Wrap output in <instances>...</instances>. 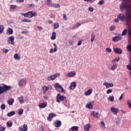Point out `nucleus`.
I'll list each match as a JSON object with an SVG mask.
<instances>
[{"mask_svg": "<svg viewBox=\"0 0 131 131\" xmlns=\"http://www.w3.org/2000/svg\"><path fill=\"white\" fill-rule=\"evenodd\" d=\"M105 51L107 53H111V52H112V50H111V49H110V48H107L105 49Z\"/></svg>", "mask_w": 131, "mask_h": 131, "instance_id": "nucleus-46", "label": "nucleus"}, {"mask_svg": "<svg viewBox=\"0 0 131 131\" xmlns=\"http://www.w3.org/2000/svg\"><path fill=\"white\" fill-rule=\"evenodd\" d=\"M73 44V41H72V40H70L69 43V46H72Z\"/></svg>", "mask_w": 131, "mask_h": 131, "instance_id": "nucleus-60", "label": "nucleus"}, {"mask_svg": "<svg viewBox=\"0 0 131 131\" xmlns=\"http://www.w3.org/2000/svg\"><path fill=\"white\" fill-rule=\"evenodd\" d=\"M94 104V101L91 102L90 103H88L86 105V107L89 109H93V104Z\"/></svg>", "mask_w": 131, "mask_h": 131, "instance_id": "nucleus-24", "label": "nucleus"}, {"mask_svg": "<svg viewBox=\"0 0 131 131\" xmlns=\"http://www.w3.org/2000/svg\"><path fill=\"white\" fill-rule=\"evenodd\" d=\"M1 108L2 109V110H5V109H6V105L2 104L1 106Z\"/></svg>", "mask_w": 131, "mask_h": 131, "instance_id": "nucleus-49", "label": "nucleus"}, {"mask_svg": "<svg viewBox=\"0 0 131 131\" xmlns=\"http://www.w3.org/2000/svg\"><path fill=\"white\" fill-rule=\"evenodd\" d=\"M23 112H24L23 109H19L18 112V115H22V114H23Z\"/></svg>", "mask_w": 131, "mask_h": 131, "instance_id": "nucleus-38", "label": "nucleus"}, {"mask_svg": "<svg viewBox=\"0 0 131 131\" xmlns=\"http://www.w3.org/2000/svg\"><path fill=\"white\" fill-rule=\"evenodd\" d=\"M14 40H15V37L14 36H11L8 38L7 42H8L9 45H12L14 46V45H15V42H14Z\"/></svg>", "mask_w": 131, "mask_h": 131, "instance_id": "nucleus-6", "label": "nucleus"}, {"mask_svg": "<svg viewBox=\"0 0 131 131\" xmlns=\"http://www.w3.org/2000/svg\"><path fill=\"white\" fill-rule=\"evenodd\" d=\"M91 42H93L94 41V40H95V35H94V34H92L91 35Z\"/></svg>", "mask_w": 131, "mask_h": 131, "instance_id": "nucleus-39", "label": "nucleus"}, {"mask_svg": "<svg viewBox=\"0 0 131 131\" xmlns=\"http://www.w3.org/2000/svg\"><path fill=\"white\" fill-rule=\"evenodd\" d=\"M55 90L59 93H64V89L59 83H56L54 84Z\"/></svg>", "mask_w": 131, "mask_h": 131, "instance_id": "nucleus-4", "label": "nucleus"}, {"mask_svg": "<svg viewBox=\"0 0 131 131\" xmlns=\"http://www.w3.org/2000/svg\"><path fill=\"white\" fill-rule=\"evenodd\" d=\"M115 28H116V27L115 26H112L110 28V30L111 31H113V30H114V29H115Z\"/></svg>", "mask_w": 131, "mask_h": 131, "instance_id": "nucleus-44", "label": "nucleus"}, {"mask_svg": "<svg viewBox=\"0 0 131 131\" xmlns=\"http://www.w3.org/2000/svg\"><path fill=\"white\" fill-rule=\"evenodd\" d=\"M17 3H24V0H16Z\"/></svg>", "mask_w": 131, "mask_h": 131, "instance_id": "nucleus-63", "label": "nucleus"}, {"mask_svg": "<svg viewBox=\"0 0 131 131\" xmlns=\"http://www.w3.org/2000/svg\"><path fill=\"white\" fill-rule=\"evenodd\" d=\"M126 50L128 51V52H131V45L127 46Z\"/></svg>", "mask_w": 131, "mask_h": 131, "instance_id": "nucleus-37", "label": "nucleus"}, {"mask_svg": "<svg viewBox=\"0 0 131 131\" xmlns=\"http://www.w3.org/2000/svg\"><path fill=\"white\" fill-rule=\"evenodd\" d=\"M6 125L8 127H12V126L13 125V122L8 121L6 123Z\"/></svg>", "mask_w": 131, "mask_h": 131, "instance_id": "nucleus-28", "label": "nucleus"}, {"mask_svg": "<svg viewBox=\"0 0 131 131\" xmlns=\"http://www.w3.org/2000/svg\"><path fill=\"white\" fill-rule=\"evenodd\" d=\"M108 101L110 102H113L114 101V96H110L108 98Z\"/></svg>", "mask_w": 131, "mask_h": 131, "instance_id": "nucleus-35", "label": "nucleus"}, {"mask_svg": "<svg viewBox=\"0 0 131 131\" xmlns=\"http://www.w3.org/2000/svg\"><path fill=\"white\" fill-rule=\"evenodd\" d=\"M12 89V86L9 85H7L5 84H0V95L6 93V92H8Z\"/></svg>", "mask_w": 131, "mask_h": 131, "instance_id": "nucleus-1", "label": "nucleus"}, {"mask_svg": "<svg viewBox=\"0 0 131 131\" xmlns=\"http://www.w3.org/2000/svg\"><path fill=\"white\" fill-rule=\"evenodd\" d=\"M20 58H21L19 55V54H18L17 53H16L15 54H14V59H15L16 60H20Z\"/></svg>", "mask_w": 131, "mask_h": 131, "instance_id": "nucleus-32", "label": "nucleus"}, {"mask_svg": "<svg viewBox=\"0 0 131 131\" xmlns=\"http://www.w3.org/2000/svg\"><path fill=\"white\" fill-rule=\"evenodd\" d=\"M21 22H24V23H29L30 22H31V20H30V19H24L21 20Z\"/></svg>", "mask_w": 131, "mask_h": 131, "instance_id": "nucleus-36", "label": "nucleus"}, {"mask_svg": "<svg viewBox=\"0 0 131 131\" xmlns=\"http://www.w3.org/2000/svg\"><path fill=\"white\" fill-rule=\"evenodd\" d=\"M76 88V83L75 82H73L71 83L70 86V89L71 90H74Z\"/></svg>", "mask_w": 131, "mask_h": 131, "instance_id": "nucleus-20", "label": "nucleus"}, {"mask_svg": "<svg viewBox=\"0 0 131 131\" xmlns=\"http://www.w3.org/2000/svg\"><path fill=\"white\" fill-rule=\"evenodd\" d=\"M38 106L39 108H46L47 106H48V103H47V102H45L44 103H41L39 104Z\"/></svg>", "mask_w": 131, "mask_h": 131, "instance_id": "nucleus-16", "label": "nucleus"}, {"mask_svg": "<svg viewBox=\"0 0 131 131\" xmlns=\"http://www.w3.org/2000/svg\"><path fill=\"white\" fill-rule=\"evenodd\" d=\"M67 98L63 95H61V93L57 94L56 96V102L60 104L61 102H64V101H66Z\"/></svg>", "mask_w": 131, "mask_h": 131, "instance_id": "nucleus-2", "label": "nucleus"}, {"mask_svg": "<svg viewBox=\"0 0 131 131\" xmlns=\"http://www.w3.org/2000/svg\"><path fill=\"white\" fill-rule=\"evenodd\" d=\"M118 18L119 19H120L121 21H124V19L125 17H124V14L121 13L118 16Z\"/></svg>", "mask_w": 131, "mask_h": 131, "instance_id": "nucleus-22", "label": "nucleus"}, {"mask_svg": "<svg viewBox=\"0 0 131 131\" xmlns=\"http://www.w3.org/2000/svg\"><path fill=\"white\" fill-rule=\"evenodd\" d=\"M93 93V89L88 90L84 93L85 96H90Z\"/></svg>", "mask_w": 131, "mask_h": 131, "instance_id": "nucleus-23", "label": "nucleus"}, {"mask_svg": "<svg viewBox=\"0 0 131 131\" xmlns=\"http://www.w3.org/2000/svg\"><path fill=\"white\" fill-rule=\"evenodd\" d=\"M126 33H127V30L126 29H124L122 32L121 36H124L126 35Z\"/></svg>", "mask_w": 131, "mask_h": 131, "instance_id": "nucleus-33", "label": "nucleus"}, {"mask_svg": "<svg viewBox=\"0 0 131 131\" xmlns=\"http://www.w3.org/2000/svg\"><path fill=\"white\" fill-rule=\"evenodd\" d=\"M116 68H117V66L116 65H114L112 67V70L114 71L115 70V69H116Z\"/></svg>", "mask_w": 131, "mask_h": 131, "instance_id": "nucleus-51", "label": "nucleus"}, {"mask_svg": "<svg viewBox=\"0 0 131 131\" xmlns=\"http://www.w3.org/2000/svg\"><path fill=\"white\" fill-rule=\"evenodd\" d=\"M18 129L19 131H27L28 130V127L27 125L25 124L23 126L19 127Z\"/></svg>", "mask_w": 131, "mask_h": 131, "instance_id": "nucleus-13", "label": "nucleus"}, {"mask_svg": "<svg viewBox=\"0 0 131 131\" xmlns=\"http://www.w3.org/2000/svg\"><path fill=\"white\" fill-rule=\"evenodd\" d=\"M57 116V114L54 113H51L49 114L48 118H47V120L48 121H52L54 117H56Z\"/></svg>", "mask_w": 131, "mask_h": 131, "instance_id": "nucleus-8", "label": "nucleus"}, {"mask_svg": "<svg viewBox=\"0 0 131 131\" xmlns=\"http://www.w3.org/2000/svg\"><path fill=\"white\" fill-rule=\"evenodd\" d=\"M111 111L113 113V114H114V115H117V113L119 112V108L112 107L111 108Z\"/></svg>", "mask_w": 131, "mask_h": 131, "instance_id": "nucleus-11", "label": "nucleus"}, {"mask_svg": "<svg viewBox=\"0 0 131 131\" xmlns=\"http://www.w3.org/2000/svg\"><path fill=\"white\" fill-rule=\"evenodd\" d=\"M14 100L13 99H10L8 101V105L12 106V105H13V103H14Z\"/></svg>", "mask_w": 131, "mask_h": 131, "instance_id": "nucleus-30", "label": "nucleus"}, {"mask_svg": "<svg viewBox=\"0 0 131 131\" xmlns=\"http://www.w3.org/2000/svg\"><path fill=\"white\" fill-rule=\"evenodd\" d=\"M88 11H89V12H94V8L92 6H90L88 8Z\"/></svg>", "mask_w": 131, "mask_h": 131, "instance_id": "nucleus-41", "label": "nucleus"}, {"mask_svg": "<svg viewBox=\"0 0 131 131\" xmlns=\"http://www.w3.org/2000/svg\"><path fill=\"white\" fill-rule=\"evenodd\" d=\"M4 29H5V27H4V26L1 25L0 26V34H2V33L4 32Z\"/></svg>", "mask_w": 131, "mask_h": 131, "instance_id": "nucleus-34", "label": "nucleus"}, {"mask_svg": "<svg viewBox=\"0 0 131 131\" xmlns=\"http://www.w3.org/2000/svg\"><path fill=\"white\" fill-rule=\"evenodd\" d=\"M91 114V115H93L94 117H96V118H98L99 117V115H100L99 113L97 112H92Z\"/></svg>", "mask_w": 131, "mask_h": 131, "instance_id": "nucleus-19", "label": "nucleus"}, {"mask_svg": "<svg viewBox=\"0 0 131 131\" xmlns=\"http://www.w3.org/2000/svg\"><path fill=\"white\" fill-rule=\"evenodd\" d=\"M100 125L102 128H105L106 127H105V123L104 122H100Z\"/></svg>", "mask_w": 131, "mask_h": 131, "instance_id": "nucleus-40", "label": "nucleus"}, {"mask_svg": "<svg viewBox=\"0 0 131 131\" xmlns=\"http://www.w3.org/2000/svg\"><path fill=\"white\" fill-rule=\"evenodd\" d=\"M21 16H24L25 18H32V11H29L26 13H20Z\"/></svg>", "mask_w": 131, "mask_h": 131, "instance_id": "nucleus-10", "label": "nucleus"}, {"mask_svg": "<svg viewBox=\"0 0 131 131\" xmlns=\"http://www.w3.org/2000/svg\"><path fill=\"white\" fill-rule=\"evenodd\" d=\"M128 35H129V36H131V29L128 30Z\"/></svg>", "mask_w": 131, "mask_h": 131, "instance_id": "nucleus-61", "label": "nucleus"}, {"mask_svg": "<svg viewBox=\"0 0 131 131\" xmlns=\"http://www.w3.org/2000/svg\"><path fill=\"white\" fill-rule=\"evenodd\" d=\"M103 85H105L106 89H109V88H112L114 86L113 83H107L106 82L103 83Z\"/></svg>", "mask_w": 131, "mask_h": 131, "instance_id": "nucleus-14", "label": "nucleus"}, {"mask_svg": "<svg viewBox=\"0 0 131 131\" xmlns=\"http://www.w3.org/2000/svg\"><path fill=\"white\" fill-rule=\"evenodd\" d=\"M48 90H50V88L46 85L42 87V90L44 94H46Z\"/></svg>", "mask_w": 131, "mask_h": 131, "instance_id": "nucleus-27", "label": "nucleus"}, {"mask_svg": "<svg viewBox=\"0 0 131 131\" xmlns=\"http://www.w3.org/2000/svg\"><path fill=\"white\" fill-rule=\"evenodd\" d=\"M26 82H27L26 79H21L18 81V85L19 86H25L26 85Z\"/></svg>", "mask_w": 131, "mask_h": 131, "instance_id": "nucleus-7", "label": "nucleus"}, {"mask_svg": "<svg viewBox=\"0 0 131 131\" xmlns=\"http://www.w3.org/2000/svg\"><path fill=\"white\" fill-rule=\"evenodd\" d=\"M43 126H42V125H41L39 126V130L40 131H43Z\"/></svg>", "mask_w": 131, "mask_h": 131, "instance_id": "nucleus-53", "label": "nucleus"}, {"mask_svg": "<svg viewBox=\"0 0 131 131\" xmlns=\"http://www.w3.org/2000/svg\"><path fill=\"white\" fill-rule=\"evenodd\" d=\"M13 29L10 28H8L7 29L6 34L8 35H10V34H13Z\"/></svg>", "mask_w": 131, "mask_h": 131, "instance_id": "nucleus-21", "label": "nucleus"}, {"mask_svg": "<svg viewBox=\"0 0 131 131\" xmlns=\"http://www.w3.org/2000/svg\"><path fill=\"white\" fill-rule=\"evenodd\" d=\"M92 127V125L89 123L84 125V131H90V128Z\"/></svg>", "mask_w": 131, "mask_h": 131, "instance_id": "nucleus-15", "label": "nucleus"}, {"mask_svg": "<svg viewBox=\"0 0 131 131\" xmlns=\"http://www.w3.org/2000/svg\"><path fill=\"white\" fill-rule=\"evenodd\" d=\"M120 9L121 11H123V10H129L130 9V5H128L126 2H124L120 4Z\"/></svg>", "mask_w": 131, "mask_h": 131, "instance_id": "nucleus-3", "label": "nucleus"}, {"mask_svg": "<svg viewBox=\"0 0 131 131\" xmlns=\"http://www.w3.org/2000/svg\"><path fill=\"white\" fill-rule=\"evenodd\" d=\"M17 8L16 5H11L10 6V9L11 10H15Z\"/></svg>", "mask_w": 131, "mask_h": 131, "instance_id": "nucleus-42", "label": "nucleus"}, {"mask_svg": "<svg viewBox=\"0 0 131 131\" xmlns=\"http://www.w3.org/2000/svg\"><path fill=\"white\" fill-rule=\"evenodd\" d=\"M18 100L20 104H23V103H24V99L23 96H21L20 97H18Z\"/></svg>", "mask_w": 131, "mask_h": 131, "instance_id": "nucleus-26", "label": "nucleus"}, {"mask_svg": "<svg viewBox=\"0 0 131 131\" xmlns=\"http://www.w3.org/2000/svg\"><path fill=\"white\" fill-rule=\"evenodd\" d=\"M70 131H78V126H73L70 129Z\"/></svg>", "mask_w": 131, "mask_h": 131, "instance_id": "nucleus-25", "label": "nucleus"}, {"mask_svg": "<svg viewBox=\"0 0 131 131\" xmlns=\"http://www.w3.org/2000/svg\"><path fill=\"white\" fill-rule=\"evenodd\" d=\"M114 51L116 54H122V51H121V49L120 48H115L114 49Z\"/></svg>", "mask_w": 131, "mask_h": 131, "instance_id": "nucleus-18", "label": "nucleus"}, {"mask_svg": "<svg viewBox=\"0 0 131 131\" xmlns=\"http://www.w3.org/2000/svg\"><path fill=\"white\" fill-rule=\"evenodd\" d=\"M59 25L54 23V29H57V28H59Z\"/></svg>", "mask_w": 131, "mask_h": 131, "instance_id": "nucleus-45", "label": "nucleus"}, {"mask_svg": "<svg viewBox=\"0 0 131 131\" xmlns=\"http://www.w3.org/2000/svg\"><path fill=\"white\" fill-rule=\"evenodd\" d=\"M16 114V113L14 111H11L7 114V116L8 117H11V116H13V115H15Z\"/></svg>", "mask_w": 131, "mask_h": 131, "instance_id": "nucleus-29", "label": "nucleus"}, {"mask_svg": "<svg viewBox=\"0 0 131 131\" xmlns=\"http://www.w3.org/2000/svg\"><path fill=\"white\" fill-rule=\"evenodd\" d=\"M126 67L128 70H131V65L130 64H128V65L126 66Z\"/></svg>", "mask_w": 131, "mask_h": 131, "instance_id": "nucleus-58", "label": "nucleus"}, {"mask_svg": "<svg viewBox=\"0 0 131 131\" xmlns=\"http://www.w3.org/2000/svg\"><path fill=\"white\" fill-rule=\"evenodd\" d=\"M127 105H128L129 108H131V100L127 101Z\"/></svg>", "mask_w": 131, "mask_h": 131, "instance_id": "nucleus-50", "label": "nucleus"}, {"mask_svg": "<svg viewBox=\"0 0 131 131\" xmlns=\"http://www.w3.org/2000/svg\"><path fill=\"white\" fill-rule=\"evenodd\" d=\"M54 51H55V49H51L50 51V53H51L52 54V53H54V52H55Z\"/></svg>", "mask_w": 131, "mask_h": 131, "instance_id": "nucleus-64", "label": "nucleus"}, {"mask_svg": "<svg viewBox=\"0 0 131 131\" xmlns=\"http://www.w3.org/2000/svg\"><path fill=\"white\" fill-rule=\"evenodd\" d=\"M117 36H116L114 38H113V41H114V42H116L119 40H121V34H117Z\"/></svg>", "mask_w": 131, "mask_h": 131, "instance_id": "nucleus-9", "label": "nucleus"}, {"mask_svg": "<svg viewBox=\"0 0 131 131\" xmlns=\"http://www.w3.org/2000/svg\"><path fill=\"white\" fill-rule=\"evenodd\" d=\"M127 18L131 20V13H130V14L129 13L127 14Z\"/></svg>", "mask_w": 131, "mask_h": 131, "instance_id": "nucleus-54", "label": "nucleus"}, {"mask_svg": "<svg viewBox=\"0 0 131 131\" xmlns=\"http://www.w3.org/2000/svg\"><path fill=\"white\" fill-rule=\"evenodd\" d=\"M112 92H113V90H112V89H108L106 91V94H111Z\"/></svg>", "mask_w": 131, "mask_h": 131, "instance_id": "nucleus-47", "label": "nucleus"}, {"mask_svg": "<svg viewBox=\"0 0 131 131\" xmlns=\"http://www.w3.org/2000/svg\"><path fill=\"white\" fill-rule=\"evenodd\" d=\"M103 3H104V0H101L99 2L98 5H101Z\"/></svg>", "mask_w": 131, "mask_h": 131, "instance_id": "nucleus-56", "label": "nucleus"}, {"mask_svg": "<svg viewBox=\"0 0 131 131\" xmlns=\"http://www.w3.org/2000/svg\"><path fill=\"white\" fill-rule=\"evenodd\" d=\"M81 43H82V40L79 41L77 43V46H81Z\"/></svg>", "mask_w": 131, "mask_h": 131, "instance_id": "nucleus-59", "label": "nucleus"}, {"mask_svg": "<svg viewBox=\"0 0 131 131\" xmlns=\"http://www.w3.org/2000/svg\"><path fill=\"white\" fill-rule=\"evenodd\" d=\"M60 7H61V6H60V4H55L54 8H57L58 9V8H60Z\"/></svg>", "mask_w": 131, "mask_h": 131, "instance_id": "nucleus-55", "label": "nucleus"}, {"mask_svg": "<svg viewBox=\"0 0 131 131\" xmlns=\"http://www.w3.org/2000/svg\"><path fill=\"white\" fill-rule=\"evenodd\" d=\"M36 16H37V13L36 12H33L32 11V17H36Z\"/></svg>", "mask_w": 131, "mask_h": 131, "instance_id": "nucleus-48", "label": "nucleus"}, {"mask_svg": "<svg viewBox=\"0 0 131 131\" xmlns=\"http://www.w3.org/2000/svg\"><path fill=\"white\" fill-rule=\"evenodd\" d=\"M6 130V127L4 126L0 125V131Z\"/></svg>", "mask_w": 131, "mask_h": 131, "instance_id": "nucleus-43", "label": "nucleus"}, {"mask_svg": "<svg viewBox=\"0 0 131 131\" xmlns=\"http://www.w3.org/2000/svg\"><path fill=\"white\" fill-rule=\"evenodd\" d=\"M51 39H52V40H54V39H56V32H52V36L51 37Z\"/></svg>", "mask_w": 131, "mask_h": 131, "instance_id": "nucleus-31", "label": "nucleus"}, {"mask_svg": "<svg viewBox=\"0 0 131 131\" xmlns=\"http://www.w3.org/2000/svg\"><path fill=\"white\" fill-rule=\"evenodd\" d=\"M48 6H51V7H53V8H55V4H47Z\"/></svg>", "mask_w": 131, "mask_h": 131, "instance_id": "nucleus-57", "label": "nucleus"}, {"mask_svg": "<svg viewBox=\"0 0 131 131\" xmlns=\"http://www.w3.org/2000/svg\"><path fill=\"white\" fill-rule=\"evenodd\" d=\"M60 76V74L59 73H56L54 74V75H52L47 78L48 80L50 81V80H55L57 77H59Z\"/></svg>", "mask_w": 131, "mask_h": 131, "instance_id": "nucleus-5", "label": "nucleus"}, {"mask_svg": "<svg viewBox=\"0 0 131 131\" xmlns=\"http://www.w3.org/2000/svg\"><path fill=\"white\" fill-rule=\"evenodd\" d=\"M63 18L64 20H67V16L66 15V14H64L63 15Z\"/></svg>", "mask_w": 131, "mask_h": 131, "instance_id": "nucleus-62", "label": "nucleus"}, {"mask_svg": "<svg viewBox=\"0 0 131 131\" xmlns=\"http://www.w3.org/2000/svg\"><path fill=\"white\" fill-rule=\"evenodd\" d=\"M53 46L54 47V52H55L57 51V49H58V47L57 46V45H56V43H53Z\"/></svg>", "mask_w": 131, "mask_h": 131, "instance_id": "nucleus-52", "label": "nucleus"}, {"mask_svg": "<svg viewBox=\"0 0 131 131\" xmlns=\"http://www.w3.org/2000/svg\"><path fill=\"white\" fill-rule=\"evenodd\" d=\"M75 75H76L75 71H72L67 74V76H68V77H73V76H75Z\"/></svg>", "mask_w": 131, "mask_h": 131, "instance_id": "nucleus-17", "label": "nucleus"}, {"mask_svg": "<svg viewBox=\"0 0 131 131\" xmlns=\"http://www.w3.org/2000/svg\"><path fill=\"white\" fill-rule=\"evenodd\" d=\"M53 125L55 127H60L62 125V122L59 120H56L54 122Z\"/></svg>", "mask_w": 131, "mask_h": 131, "instance_id": "nucleus-12", "label": "nucleus"}]
</instances>
